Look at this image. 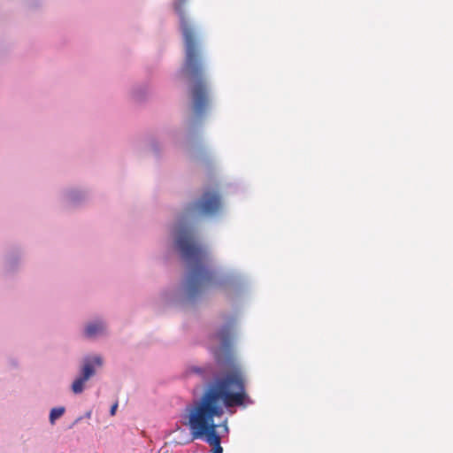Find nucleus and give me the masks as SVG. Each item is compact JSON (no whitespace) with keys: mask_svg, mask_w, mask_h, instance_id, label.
I'll use <instances>...</instances> for the list:
<instances>
[{"mask_svg":"<svg viewBox=\"0 0 453 453\" xmlns=\"http://www.w3.org/2000/svg\"><path fill=\"white\" fill-rule=\"evenodd\" d=\"M221 208V198L217 190H206L202 196L188 208V213L194 218L216 214Z\"/></svg>","mask_w":453,"mask_h":453,"instance_id":"20e7f679","label":"nucleus"},{"mask_svg":"<svg viewBox=\"0 0 453 453\" xmlns=\"http://www.w3.org/2000/svg\"><path fill=\"white\" fill-rule=\"evenodd\" d=\"M64 412H65L64 407L53 408L50 413V423L53 424L57 418H60L64 414Z\"/></svg>","mask_w":453,"mask_h":453,"instance_id":"0eeeda50","label":"nucleus"},{"mask_svg":"<svg viewBox=\"0 0 453 453\" xmlns=\"http://www.w3.org/2000/svg\"><path fill=\"white\" fill-rule=\"evenodd\" d=\"M117 408H118V403H115L111 406V411H110V413H111V416H114V415H115Z\"/></svg>","mask_w":453,"mask_h":453,"instance_id":"6e6552de","label":"nucleus"},{"mask_svg":"<svg viewBox=\"0 0 453 453\" xmlns=\"http://www.w3.org/2000/svg\"><path fill=\"white\" fill-rule=\"evenodd\" d=\"M176 243L182 257L190 266L186 291L188 297L192 300L211 285L214 273L206 266L207 253L201 246L193 242L191 231L188 228L179 227Z\"/></svg>","mask_w":453,"mask_h":453,"instance_id":"7ed1b4c3","label":"nucleus"},{"mask_svg":"<svg viewBox=\"0 0 453 453\" xmlns=\"http://www.w3.org/2000/svg\"><path fill=\"white\" fill-rule=\"evenodd\" d=\"M104 331V325L103 322H95L88 324L85 329V334L87 337L92 338L98 334H101Z\"/></svg>","mask_w":453,"mask_h":453,"instance_id":"423d86ee","label":"nucleus"},{"mask_svg":"<svg viewBox=\"0 0 453 453\" xmlns=\"http://www.w3.org/2000/svg\"><path fill=\"white\" fill-rule=\"evenodd\" d=\"M188 0H174L173 9L180 17V27L185 42V65L183 71L191 79L190 94L193 110L196 116L205 112L209 103V90L204 79L202 55L196 38L195 31L189 24L185 7Z\"/></svg>","mask_w":453,"mask_h":453,"instance_id":"f03ea898","label":"nucleus"},{"mask_svg":"<svg viewBox=\"0 0 453 453\" xmlns=\"http://www.w3.org/2000/svg\"><path fill=\"white\" fill-rule=\"evenodd\" d=\"M225 348V355L215 352L218 364L224 373L216 378L204 390L202 396L188 409V426L194 439H203L211 447V453H223L219 428L228 433L226 421L216 424L215 418L224 414L222 403L226 408L251 404L246 392L245 378L241 365L230 349V330L224 328L218 334Z\"/></svg>","mask_w":453,"mask_h":453,"instance_id":"f257e3e1","label":"nucleus"},{"mask_svg":"<svg viewBox=\"0 0 453 453\" xmlns=\"http://www.w3.org/2000/svg\"><path fill=\"white\" fill-rule=\"evenodd\" d=\"M103 360L100 357H87L84 359L81 369V375L78 377L72 385L74 394H81L84 389V384L96 373V367H100Z\"/></svg>","mask_w":453,"mask_h":453,"instance_id":"39448f33","label":"nucleus"}]
</instances>
